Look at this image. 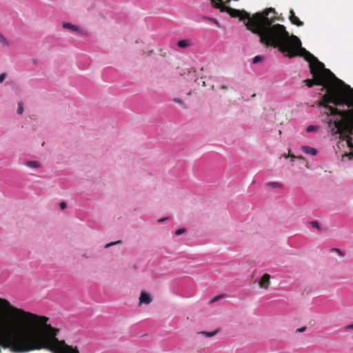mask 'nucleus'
<instances>
[{"mask_svg":"<svg viewBox=\"0 0 353 353\" xmlns=\"http://www.w3.org/2000/svg\"><path fill=\"white\" fill-rule=\"evenodd\" d=\"M216 8H219L221 12H228L231 17H239L240 21L248 19L247 22H244L247 29L257 34L260 42L266 47L272 46L278 48L279 51L288 50L286 46L279 45L281 41H286L288 32L283 25L274 23L276 20V11L274 8H270L250 16L245 10L232 8L220 3H217Z\"/></svg>","mask_w":353,"mask_h":353,"instance_id":"1","label":"nucleus"},{"mask_svg":"<svg viewBox=\"0 0 353 353\" xmlns=\"http://www.w3.org/2000/svg\"><path fill=\"white\" fill-rule=\"evenodd\" d=\"M283 45V41L281 44ZM283 45L286 46V51H281L283 53L287 52L290 58L296 56L303 57L305 60L309 63L310 73L313 77V79H305L303 82L308 88H312L314 85H322L321 90H326L327 88H332L331 82L337 81L340 83L344 84V82L337 79L335 75L329 70L325 68L323 63L314 57L312 53L306 49L301 47V40L295 35H290L288 33V39L283 41Z\"/></svg>","mask_w":353,"mask_h":353,"instance_id":"2","label":"nucleus"},{"mask_svg":"<svg viewBox=\"0 0 353 353\" xmlns=\"http://www.w3.org/2000/svg\"><path fill=\"white\" fill-rule=\"evenodd\" d=\"M345 87L349 91L327 88V92L321 97L319 105L325 109L326 116L353 117V89L347 85Z\"/></svg>","mask_w":353,"mask_h":353,"instance_id":"3","label":"nucleus"},{"mask_svg":"<svg viewBox=\"0 0 353 353\" xmlns=\"http://www.w3.org/2000/svg\"><path fill=\"white\" fill-rule=\"evenodd\" d=\"M5 319L12 321V324H25L28 328H39L49 321V318L46 316L14 307L7 299L0 297V325Z\"/></svg>","mask_w":353,"mask_h":353,"instance_id":"4","label":"nucleus"},{"mask_svg":"<svg viewBox=\"0 0 353 353\" xmlns=\"http://www.w3.org/2000/svg\"><path fill=\"white\" fill-rule=\"evenodd\" d=\"M332 134H339V139L344 141L353 135V117H328L325 119Z\"/></svg>","mask_w":353,"mask_h":353,"instance_id":"5","label":"nucleus"},{"mask_svg":"<svg viewBox=\"0 0 353 353\" xmlns=\"http://www.w3.org/2000/svg\"><path fill=\"white\" fill-rule=\"evenodd\" d=\"M270 284V275L268 274H264L260 281H259V286L261 288L268 289L269 285Z\"/></svg>","mask_w":353,"mask_h":353,"instance_id":"6","label":"nucleus"},{"mask_svg":"<svg viewBox=\"0 0 353 353\" xmlns=\"http://www.w3.org/2000/svg\"><path fill=\"white\" fill-rule=\"evenodd\" d=\"M289 19L290 22L299 27L303 26V22L301 21L296 15L293 10L290 11Z\"/></svg>","mask_w":353,"mask_h":353,"instance_id":"7","label":"nucleus"},{"mask_svg":"<svg viewBox=\"0 0 353 353\" xmlns=\"http://www.w3.org/2000/svg\"><path fill=\"white\" fill-rule=\"evenodd\" d=\"M151 302L152 299L150 295L145 292H142L139 297V303L149 304Z\"/></svg>","mask_w":353,"mask_h":353,"instance_id":"8","label":"nucleus"},{"mask_svg":"<svg viewBox=\"0 0 353 353\" xmlns=\"http://www.w3.org/2000/svg\"><path fill=\"white\" fill-rule=\"evenodd\" d=\"M63 28L65 29H68L74 32H80V29L76 25L72 24L70 23L65 22L63 23Z\"/></svg>","mask_w":353,"mask_h":353,"instance_id":"9","label":"nucleus"},{"mask_svg":"<svg viewBox=\"0 0 353 353\" xmlns=\"http://www.w3.org/2000/svg\"><path fill=\"white\" fill-rule=\"evenodd\" d=\"M301 150L302 151L305 153V154H312L313 156H315L317 154L318 152L317 150L314 148H311L310 146H307V145H303L301 147Z\"/></svg>","mask_w":353,"mask_h":353,"instance_id":"10","label":"nucleus"},{"mask_svg":"<svg viewBox=\"0 0 353 353\" xmlns=\"http://www.w3.org/2000/svg\"><path fill=\"white\" fill-rule=\"evenodd\" d=\"M191 45V41L188 39L180 40L177 43V46L181 48H185Z\"/></svg>","mask_w":353,"mask_h":353,"instance_id":"11","label":"nucleus"},{"mask_svg":"<svg viewBox=\"0 0 353 353\" xmlns=\"http://www.w3.org/2000/svg\"><path fill=\"white\" fill-rule=\"evenodd\" d=\"M26 165L32 168H37L40 167V164L38 161H27Z\"/></svg>","mask_w":353,"mask_h":353,"instance_id":"12","label":"nucleus"},{"mask_svg":"<svg viewBox=\"0 0 353 353\" xmlns=\"http://www.w3.org/2000/svg\"><path fill=\"white\" fill-rule=\"evenodd\" d=\"M0 43L6 47H8L10 45L8 41L1 33H0Z\"/></svg>","mask_w":353,"mask_h":353,"instance_id":"13","label":"nucleus"},{"mask_svg":"<svg viewBox=\"0 0 353 353\" xmlns=\"http://www.w3.org/2000/svg\"><path fill=\"white\" fill-rule=\"evenodd\" d=\"M344 141H346L347 142V144L348 145V147L350 148V150H352V152H351V155L353 156V143H352V137H348V138H346V139H345Z\"/></svg>","mask_w":353,"mask_h":353,"instance_id":"14","label":"nucleus"},{"mask_svg":"<svg viewBox=\"0 0 353 353\" xmlns=\"http://www.w3.org/2000/svg\"><path fill=\"white\" fill-rule=\"evenodd\" d=\"M269 186H271L272 188H281L282 185L277 182H269L267 184Z\"/></svg>","mask_w":353,"mask_h":353,"instance_id":"15","label":"nucleus"},{"mask_svg":"<svg viewBox=\"0 0 353 353\" xmlns=\"http://www.w3.org/2000/svg\"><path fill=\"white\" fill-rule=\"evenodd\" d=\"M203 19H207L210 21H211L212 23H215L216 25H217L218 26H219V23L218 22V21L215 19H213V18H210V17H204Z\"/></svg>","mask_w":353,"mask_h":353,"instance_id":"16","label":"nucleus"},{"mask_svg":"<svg viewBox=\"0 0 353 353\" xmlns=\"http://www.w3.org/2000/svg\"><path fill=\"white\" fill-rule=\"evenodd\" d=\"M23 112V106H22V103L21 102H19L18 103L17 113L19 114H22Z\"/></svg>","mask_w":353,"mask_h":353,"instance_id":"17","label":"nucleus"},{"mask_svg":"<svg viewBox=\"0 0 353 353\" xmlns=\"http://www.w3.org/2000/svg\"><path fill=\"white\" fill-rule=\"evenodd\" d=\"M331 252H336L341 256H344V252L339 248H332L331 249Z\"/></svg>","mask_w":353,"mask_h":353,"instance_id":"18","label":"nucleus"},{"mask_svg":"<svg viewBox=\"0 0 353 353\" xmlns=\"http://www.w3.org/2000/svg\"><path fill=\"white\" fill-rule=\"evenodd\" d=\"M288 157L291 158V161H294L295 159H298V158L301 159L302 158L301 157H296V156H295L294 154H292L290 152H289V154L288 155L285 156V158H286V159L288 158Z\"/></svg>","mask_w":353,"mask_h":353,"instance_id":"19","label":"nucleus"},{"mask_svg":"<svg viewBox=\"0 0 353 353\" xmlns=\"http://www.w3.org/2000/svg\"><path fill=\"white\" fill-rule=\"evenodd\" d=\"M201 333L205 335L206 336L212 337V336H214L216 334V332H202Z\"/></svg>","mask_w":353,"mask_h":353,"instance_id":"20","label":"nucleus"},{"mask_svg":"<svg viewBox=\"0 0 353 353\" xmlns=\"http://www.w3.org/2000/svg\"><path fill=\"white\" fill-rule=\"evenodd\" d=\"M263 60V57L261 56H256L253 59V63H258Z\"/></svg>","mask_w":353,"mask_h":353,"instance_id":"21","label":"nucleus"},{"mask_svg":"<svg viewBox=\"0 0 353 353\" xmlns=\"http://www.w3.org/2000/svg\"><path fill=\"white\" fill-rule=\"evenodd\" d=\"M211 2L215 8H216V6L217 3H220L221 5H223L222 4L223 0H211Z\"/></svg>","mask_w":353,"mask_h":353,"instance_id":"22","label":"nucleus"},{"mask_svg":"<svg viewBox=\"0 0 353 353\" xmlns=\"http://www.w3.org/2000/svg\"><path fill=\"white\" fill-rule=\"evenodd\" d=\"M118 243H121V241H116V242H111V243H109L108 244L105 245V248H108L113 245H116V244H118Z\"/></svg>","mask_w":353,"mask_h":353,"instance_id":"23","label":"nucleus"},{"mask_svg":"<svg viewBox=\"0 0 353 353\" xmlns=\"http://www.w3.org/2000/svg\"><path fill=\"white\" fill-rule=\"evenodd\" d=\"M311 225L314 227V228H316L317 229H319V223L316 221H312L311 222Z\"/></svg>","mask_w":353,"mask_h":353,"instance_id":"24","label":"nucleus"},{"mask_svg":"<svg viewBox=\"0 0 353 353\" xmlns=\"http://www.w3.org/2000/svg\"><path fill=\"white\" fill-rule=\"evenodd\" d=\"M314 129H315V126H314V125H309V126H307V128L306 129V131L307 132H311L314 131Z\"/></svg>","mask_w":353,"mask_h":353,"instance_id":"25","label":"nucleus"},{"mask_svg":"<svg viewBox=\"0 0 353 353\" xmlns=\"http://www.w3.org/2000/svg\"><path fill=\"white\" fill-rule=\"evenodd\" d=\"M6 78V74L2 73L0 74V83H2Z\"/></svg>","mask_w":353,"mask_h":353,"instance_id":"26","label":"nucleus"},{"mask_svg":"<svg viewBox=\"0 0 353 353\" xmlns=\"http://www.w3.org/2000/svg\"><path fill=\"white\" fill-rule=\"evenodd\" d=\"M184 232H185V229H183V228L179 229L175 232V234L180 235V234H183Z\"/></svg>","mask_w":353,"mask_h":353,"instance_id":"27","label":"nucleus"},{"mask_svg":"<svg viewBox=\"0 0 353 353\" xmlns=\"http://www.w3.org/2000/svg\"><path fill=\"white\" fill-rule=\"evenodd\" d=\"M173 101L179 104H183V101L178 98H174Z\"/></svg>","mask_w":353,"mask_h":353,"instance_id":"28","label":"nucleus"},{"mask_svg":"<svg viewBox=\"0 0 353 353\" xmlns=\"http://www.w3.org/2000/svg\"><path fill=\"white\" fill-rule=\"evenodd\" d=\"M66 206H67V204H66V203H65V202H61V203H60V208H61L62 210L65 209V208H66Z\"/></svg>","mask_w":353,"mask_h":353,"instance_id":"29","label":"nucleus"},{"mask_svg":"<svg viewBox=\"0 0 353 353\" xmlns=\"http://www.w3.org/2000/svg\"><path fill=\"white\" fill-rule=\"evenodd\" d=\"M307 327H300L299 329H297V332H303L306 330Z\"/></svg>","mask_w":353,"mask_h":353,"instance_id":"30","label":"nucleus"},{"mask_svg":"<svg viewBox=\"0 0 353 353\" xmlns=\"http://www.w3.org/2000/svg\"><path fill=\"white\" fill-rule=\"evenodd\" d=\"M221 296H222L221 295L216 296L215 297L213 298V299L212 300V302H215V301H218Z\"/></svg>","mask_w":353,"mask_h":353,"instance_id":"31","label":"nucleus"},{"mask_svg":"<svg viewBox=\"0 0 353 353\" xmlns=\"http://www.w3.org/2000/svg\"><path fill=\"white\" fill-rule=\"evenodd\" d=\"M168 217H165V218H163V219H160L158 220L159 222H163L165 221V220H168Z\"/></svg>","mask_w":353,"mask_h":353,"instance_id":"32","label":"nucleus"},{"mask_svg":"<svg viewBox=\"0 0 353 353\" xmlns=\"http://www.w3.org/2000/svg\"><path fill=\"white\" fill-rule=\"evenodd\" d=\"M346 329H353V324L349 325L346 327Z\"/></svg>","mask_w":353,"mask_h":353,"instance_id":"33","label":"nucleus"},{"mask_svg":"<svg viewBox=\"0 0 353 353\" xmlns=\"http://www.w3.org/2000/svg\"><path fill=\"white\" fill-rule=\"evenodd\" d=\"M221 88H222V89H226V88H227V87H226V86L223 85V86H221Z\"/></svg>","mask_w":353,"mask_h":353,"instance_id":"34","label":"nucleus"}]
</instances>
